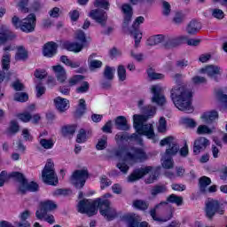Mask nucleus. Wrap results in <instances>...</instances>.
<instances>
[{
    "label": "nucleus",
    "mask_w": 227,
    "mask_h": 227,
    "mask_svg": "<svg viewBox=\"0 0 227 227\" xmlns=\"http://www.w3.org/2000/svg\"><path fill=\"white\" fill-rule=\"evenodd\" d=\"M151 91L153 94L152 98L153 104H157V106H164L166 104V97L162 95V87L160 85H153Z\"/></svg>",
    "instance_id": "nucleus-17"
},
{
    "label": "nucleus",
    "mask_w": 227,
    "mask_h": 227,
    "mask_svg": "<svg viewBox=\"0 0 227 227\" xmlns=\"http://www.w3.org/2000/svg\"><path fill=\"white\" fill-rule=\"evenodd\" d=\"M95 8H103L104 10H109V1L107 0H96L94 2Z\"/></svg>",
    "instance_id": "nucleus-55"
},
{
    "label": "nucleus",
    "mask_w": 227,
    "mask_h": 227,
    "mask_svg": "<svg viewBox=\"0 0 227 227\" xmlns=\"http://www.w3.org/2000/svg\"><path fill=\"white\" fill-rule=\"evenodd\" d=\"M90 17L93 19L98 24H100L103 27H105L106 24H107V12L101 9H95L90 11Z\"/></svg>",
    "instance_id": "nucleus-18"
},
{
    "label": "nucleus",
    "mask_w": 227,
    "mask_h": 227,
    "mask_svg": "<svg viewBox=\"0 0 227 227\" xmlns=\"http://www.w3.org/2000/svg\"><path fill=\"white\" fill-rule=\"evenodd\" d=\"M147 75L152 81L162 80L165 77L163 74L155 73L153 71H148Z\"/></svg>",
    "instance_id": "nucleus-57"
},
{
    "label": "nucleus",
    "mask_w": 227,
    "mask_h": 227,
    "mask_svg": "<svg viewBox=\"0 0 227 227\" xmlns=\"http://www.w3.org/2000/svg\"><path fill=\"white\" fill-rule=\"evenodd\" d=\"M212 13V17L215 19H218V20H223V18L224 17V12L221 9H211L210 10Z\"/></svg>",
    "instance_id": "nucleus-58"
},
{
    "label": "nucleus",
    "mask_w": 227,
    "mask_h": 227,
    "mask_svg": "<svg viewBox=\"0 0 227 227\" xmlns=\"http://www.w3.org/2000/svg\"><path fill=\"white\" fill-rule=\"evenodd\" d=\"M166 203H175L177 207H181V205H184V198L171 194L167 198Z\"/></svg>",
    "instance_id": "nucleus-43"
},
{
    "label": "nucleus",
    "mask_w": 227,
    "mask_h": 227,
    "mask_svg": "<svg viewBox=\"0 0 227 227\" xmlns=\"http://www.w3.org/2000/svg\"><path fill=\"white\" fill-rule=\"evenodd\" d=\"M166 129H167L166 118L160 117L159 121L158 131L166 132Z\"/></svg>",
    "instance_id": "nucleus-64"
},
{
    "label": "nucleus",
    "mask_w": 227,
    "mask_h": 227,
    "mask_svg": "<svg viewBox=\"0 0 227 227\" xmlns=\"http://www.w3.org/2000/svg\"><path fill=\"white\" fill-rule=\"evenodd\" d=\"M86 130L84 129H81L76 137V143H86Z\"/></svg>",
    "instance_id": "nucleus-60"
},
{
    "label": "nucleus",
    "mask_w": 227,
    "mask_h": 227,
    "mask_svg": "<svg viewBox=\"0 0 227 227\" xmlns=\"http://www.w3.org/2000/svg\"><path fill=\"white\" fill-rule=\"evenodd\" d=\"M201 71L203 74H207V75L213 79V81H215L216 82H219V76L217 75H221V67L218 66H207L205 68H202Z\"/></svg>",
    "instance_id": "nucleus-21"
},
{
    "label": "nucleus",
    "mask_w": 227,
    "mask_h": 227,
    "mask_svg": "<svg viewBox=\"0 0 227 227\" xmlns=\"http://www.w3.org/2000/svg\"><path fill=\"white\" fill-rule=\"evenodd\" d=\"M201 29V24L195 20L190 21L186 27L188 35H196Z\"/></svg>",
    "instance_id": "nucleus-32"
},
{
    "label": "nucleus",
    "mask_w": 227,
    "mask_h": 227,
    "mask_svg": "<svg viewBox=\"0 0 227 227\" xmlns=\"http://www.w3.org/2000/svg\"><path fill=\"white\" fill-rule=\"evenodd\" d=\"M58 52V43L55 42H48L43 45V54L45 58H52Z\"/></svg>",
    "instance_id": "nucleus-22"
},
{
    "label": "nucleus",
    "mask_w": 227,
    "mask_h": 227,
    "mask_svg": "<svg viewBox=\"0 0 227 227\" xmlns=\"http://www.w3.org/2000/svg\"><path fill=\"white\" fill-rule=\"evenodd\" d=\"M172 79L176 86L170 90V98L173 101L174 106L179 109V111H184L185 113H192V103L191 102V97L192 94L185 87L182 86V80L184 74L176 73L172 75Z\"/></svg>",
    "instance_id": "nucleus-2"
},
{
    "label": "nucleus",
    "mask_w": 227,
    "mask_h": 227,
    "mask_svg": "<svg viewBox=\"0 0 227 227\" xmlns=\"http://www.w3.org/2000/svg\"><path fill=\"white\" fill-rule=\"evenodd\" d=\"M84 113H86V100H84V98H81L79 100L78 108L75 111V117L81 118Z\"/></svg>",
    "instance_id": "nucleus-41"
},
{
    "label": "nucleus",
    "mask_w": 227,
    "mask_h": 227,
    "mask_svg": "<svg viewBox=\"0 0 227 227\" xmlns=\"http://www.w3.org/2000/svg\"><path fill=\"white\" fill-rule=\"evenodd\" d=\"M168 192V187H166V185L158 184L152 189L151 194L152 196H157V194H163V192Z\"/></svg>",
    "instance_id": "nucleus-45"
},
{
    "label": "nucleus",
    "mask_w": 227,
    "mask_h": 227,
    "mask_svg": "<svg viewBox=\"0 0 227 227\" xmlns=\"http://www.w3.org/2000/svg\"><path fill=\"white\" fill-rule=\"evenodd\" d=\"M130 219H133L137 222V227H148V223L146 222H141V216L136 215V214H131L129 215Z\"/></svg>",
    "instance_id": "nucleus-53"
},
{
    "label": "nucleus",
    "mask_w": 227,
    "mask_h": 227,
    "mask_svg": "<svg viewBox=\"0 0 227 227\" xmlns=\"http://www.w3.org/2000/svg\"><path fill=\"white\" fill-rule=\"evenodd\" d=\"M77 129L76 125H67L62 128V134L64 136H74L75 134V130Z\"/></svg>",
    "instance_id": "nucleus-46"
},
{
    "label": "nucleus",
    "mask_w": 227,
    "mask_h": 227,
    "mask_svg": "<svg viewBox=\"0 0 227 227\" xmlns=\"http://www.w3.org/2000/svg\"><path fill=\"white\" fill-rule=\"evenodd\" d=\"M117 75L119 77V81L123 82V81L127 80V69L122 65L119 66L117 68Z\"/></svg>",
    "instance_id": "nucleus-47"
},
{
    "label": "nucleus",
    "mask_w": 227,
    "mask_h": 227,
    "mask_svg": "<svg viewBox=\"0 0 227 227\" xmlns=\"http://www.w3.org/2000/svg\"><path fill=\"white\" fill-rule=\"evenodd\" d=\"M52 70L56 75L57 81L63 84V82H65V81L67 79V70H65V67H63L61 65L53 66Z\"/></svg>",
    "instance_id": "nucleus-25"
},
{
    "label": "nucleus",
    "mask_w": 227,
    "mask_h": 227,
    "mask_svg": "<svg viewBox=\"0 0 227 227\" xmlns=\"http://www.w3.org/2000/svg\"><path fill=\"white\" fill-rule=\"evenodd\" d=\"M116 72V68L111 67L109 66H106L105 70L103 72V77L106 81H113L114 79V73Z\"/></svg>",
    "instance_id": "nucleus-38"
},
{
    "label": "nucleus",
    "mask_w": 227,
    "mask_h": 227,
    "mask_svg": "<svg viewBox=\"0 0 227 227\" xmlns=\"http://www.w3.org/2000/svg\"><path fill=\"white\" fill-rule=\"evenodd\" d=\"M125 153V155H124ZM124 155V160H129V162H144L148 159V154L143 148L131 147L130 152L121 148L115 151V157L121 158Z\"/></svg>",
    "instance_id": "nucleus-5"
},
{
    "label": "nucleus",
    "mask_w": 227,
    "mask_h": 227,
    "mask_svg": "<svg viewBox=\"0 0 227 227\" xmlns=\"http://www.w3.org/2000/svg\"><path fill=\"white\" fill-rule=\"evenodd\" d=\"M99 214L106 219V221H114L118 217V212L113 207L109 200L98 198L94 200L83 199L78 202L77 210L80 214H86L88 217H93Z\"/></svg>",
    "instance_id": "nucleus-1"
},
{
    "label": "nucleus",
    "mask_w": 227,
    "mask_h": 227,
    "mask_svg": "<svg viewBox=\"0 0 227 227\" xmlns=\"http://www.w3.org/2000/svg\"><path fill=\"white\" fill-rule=\"evenodd\" d=\"M153 118V115H133V127L137 134V136H146L148 139L155 138V131L153 130V124H145L146 121Z\"/></svg>",
    "instance_id": "nucleus-3"
},
{
    "label": "nucleus",
    "mask_w": 227,
    "mask_h": 227,
    "mask_svg": "<svg viewBox=\"0 0 227 227\" xmlns=\"http://www.w3.org/2000/svg\"><path fill=\"white\" fill-rule=\"evenodd\" d=\"M162 205H168V202L161 201L157 204L153 209L150 210V215L153 217V221H158V223H168V221H171L173 219V215L175 214V207L168 206L167 207V214L163 218L157 217V208H160Z\"/></svg>",
    "instance_id": "nucleus-9"
},
{
    "label": "nucleus",
    "mask_w": 227,
    "mask_h": 227,
    "mask_svg": "<svg viewBox=\"0 0 227 227\" xmlns=\"http://www.w3.org/2000/svg\"><path fill=\"white\" fill-rule=\"evenodd\" d=\"M93 58H95V54L90 55L88 59L90 70H97V68H102V61L93 59Z\"/></svg>",
    "instance_id": "nucleus-37"
},
{
    "label": "nucleus",
    "mask_w": 227,
    "mask_h": 227,
    "mask_svg": "<svg viewBox=\"0 0 227 227\" xmlns=\"http://www.w3.org/2000/svg\"><path fill=\"white\" fill-rule=\"evenodd\" d=\"M204 212L208 221H212L215 214L224 215L226 203L219 202L217 200L208 199L205 203Z\"/></svg>",
    "instance_id": "nucleus-6"
},
{
    "label": "nucleus",
    "mask_w": 227,
    "mask_h": 227,
    "mask_svg": "<svg viewBox=\"0 0 227 227\" xmlns=\"http://www.w3.org/2000/svg\"><path fill=\"white\" fill-rule=\"evenodd\" d=\"M42 179L47 185H58V175L54 170V163L51 160H47L42 171Z\"/></svg>",
    "instance_id": "nucleus-8"
},
{
    "label": "nucleus",
    "mask_w": 227,
    "mask_h": 227,
    "mask_svg": "<svg viewBox=\"0 0 227 227\" xmlns=\"http://www.w3.org/2000/svg\"><path fill=\"white\" fill-rule=\"evenodd\" d=\"M97 150H106L107 148V137L104 136L102 138H100L98 141V144L96 145Z\"/></svg>",
    "instance_id": "nucleus-56"
},
{
    "label": "nucleus",
    "mask_w": 227,
    "mask_h": 227,
    "mask_svg": "<svg viewBox=\"0 0 227 227\" xmlns=\"http://www.w3.org/2000/svg\"><path fill=\"white\" fill-rule=\"evenodd\" d=\"M56 208H58V204H56L54 200L42 201L39 204V208L35 212V217L36 219H39V221H43L47 213L52 212V210H56Z\"/></svg>",
    "instance_id": "nucleus-10"
},
{
    "label": "nucleus",
    "mask_w": 227,
    "mask_h": 227,
    "mask_svg": "<svg viewBox=\"0 0 227 227\" xmlns=\"http://www.w3.org/2000/svg\"><path fill=\"white\" fill-rule=\"evenodd\" d=\"M76 93H88L90 91V82H82L81 85L76 88Z\"/></svg>",
    "instance_id": "nucleus-51"
},
{
    "label": "nucleus",
    "mask_w": 227,
    "mask_h": 227,
    "mask_svg": "<svg viewBox=\"0 0 227 227\" xmlns=\"http://www.w3.org/2000/svg\"><path fill=\"white\" fill-rule=\"evenodd\" d=\"M115 126L118 130H129L130 126L127 121V118L123 115L118 116L115 118Z\"/></svg>",
    "instance_id": "nucleus-30"
},
{
    "label": "nucleus",
    "mask_w": 227,
    "mask_h": 227,
    "mask_svg": "<svg viewBox=\"0 0 227 227\" xmlns=\"http://www.w3.org/2000/svg\"><path fill=\"white\" fill-rule=\"evenodd\" d=\"M201 120L206 125H212L214 121L219 120V114L217 111H211L201 115Z\"/></svg>",
    "instance_id": "nucleus-26"
},
{
    "label": "nucleus",
    "mask_w": 227,
    "mask_h": 227,
    "mask_svg": "<svg viewBox=\"0 0 227 227\" xmlns=\"http://www.w3.org/2000/svg\"><path fill=\"white\" fill-rule=\"evenodd\" d=\"M11 60H12V55L10 54V52H4L2 57L3 70H10Z\"/></svg>",
    "instance_id": "nucleus-42"
},
{
    "label": "nucleus",
    "mask_w": 227,
    "mask_h": 227,
    "mask_svg": "<svg viewBox=\"0 0 227 227\" xmlns=\"http://www.w3.org/2000/svg\"><path fill=\"white\" fill-rule=\"evenodd\" d=\"M14 100L16 102H27L29 100V95L26 92H17L14 95Z\"/></svg>",
    "instance_id": "nucleus-49"
},
{
    "label": "nucleus",
    "mask_w": 227,
    "mask_h": 227,
    "mask_svg": "<svg viewBox=\"0 0 227 227\" xmlns=\"http://www.w3.org/2000/svg\"><path fill=\"white\" fill-rule=\"evenodd\" d=\"M18 118L24 123H28V121H31V118H33V116L31 115V114L26 112V113L18 114Z\"/></svg>",
    "instance_id": "nucleus-62"
},
{
    "label": "nucleus",
    "mask_w": 227,
    "mask_h": 227,
    "mask_svg": "<svg viewBox=\"0 0 227 227\" xmlns=\"http://www.w3.org/2000/svg\"><path fill=\"white\" fill-rule=\"evenodd\" d=\"M20 130V126L19 125V122L15 120H12L9 122V126L5 130L6 136L9 137H12L18 134Z\"/></svg>",
    "instance_id": "nucleus-28"
},
{
    "label": "nucleus",
    "mask_w": 227,
    "mask_h": 227,
    "mask_svg": "<svg viewBox=\"0 0 227 227\" xmlns=\"http://www.w3.org/2000/svg\"><path fill=\"white\" fill-rule=\"evenodd\" d=\"M161 160H163L161 165L165 169H173L175 166V161H173V157L163 154Z\"/></svg>",
    "instance_id": "nucleus-36"
},
{
    "label": "nucleus",
    "mask_w": 227,
    "mask_h": 227,
    "mask_svg": "<svg viewBox=\"0 0 227 227\" xmlns=\"http://www.w3.org/2000/svg\"><path fill=\"white\" fill-rule=\"evenodd\" d=\"M12 178H16L18 180L20 186L18 188L19 192L21 194H26L27 191L30 192H37L39 186L38 184L35 182H27V179L26 176H24V174L20 172H12L11 174Z\"/></svg>",
    "instance_id": "nucleus-7"
},
{
    "label": "nucleus",
    "mask_w": 227,
    "mask_h": 227,
    "mask_svg": "<svg viewBox=\"0 0 227 227\" xmlns=\"http://www.w3.org/2000/svg\"><path fill=\"white\" fill-rule=\"evenodd\" d=\"M84 81V75L77 74L74 75L68 80L69 86H76V84H81Z\"/></svg>",
    "instance_id": "nucleus-48"
},
{
    "label": "nucleus",
    "mask_w": 227,
    "mask_h": 227,
    "mask_svg": "<svg viewBox=\"0 0 227 227\" xmlns=\"http://www.w3.org/2000/svg\"><path fill=\"white\" fill-rule=\"evenodd\" d=\"M148 173H152V175L147 178L146 184H153L157 178H159V175H160V168H155L153 170V167L147 166L145 168H136L133 172L128 176V182H137V180H141L143 176H146Z\"/></svg>",
    "instance_id": "nucleus-4"
},
{
    "label": "nucleus",
    "mask_w": 227,
    "mask_h": 227,
    "mask_svg": "<svg viewBox=\"0 0 227 227\" xmlns=\"http://www.w3.org/2000/svg\"><path fill=\"white\" fill-rule=\"evenodd\" d=\"M65 49L69 51L70 52H81L82 51L83 45L80 44L79 43H64Z\"/></svg>",
    "instance_id": "nucleus-34"
},
{
    "label": "nucleus",
    "mask_w": 227,
    "mask_h": 227,
    "mask_svg": "<svg viewBox=\"0 0 227 227\" xmlns=\"http://www.w3.org/2000/svg\"><path fill=\"white\" fill-rule=\"evenodd\" d=\"M145 22V17L139 16L137 17L135 21L133 22V25L131 28L129 29L130 35H133L135 39V47H139V43H141V38H143V35L139 32V26Z\"/></svg>",
    "instance_id": "nucleus-13"
},
{
    "label": "nucleus",
    "mask_w": 227,
    "mask_h": 227,
    "mask_svg": "<svg viewBox=\"0 0 227 227\" xmlns=\"http://www.w3.org/2000/svg\"><path fill=\"white\" fill-rule=\"evenodd\" d=\"M39 145L44 150H52V148H54V140H52V138H40Z\"/></svg>",
    "instance_id": "nucleus-40"
},
{
    "label": "nucleus",
    "mask_w": 227,
    "mask_h": 227,
    "mask_svg": "<svg viewBox=\"0 0 227 227\" xmlns=\"http://www.w3.org/2000/svg\"><path fill=\"white\" fill-rule=\"evenodd\" d=\"M214 129L215 128L210 129L207 125H200L197 129V134H199L200 136L203 134H212Z\"/></svg>",
    "instance_id": "nucleus-50"
},
{
    "label": "nucleus",
    "mask_w": 227,
    "mask_h": 227,
    "mask_svg": "<svg viewBox=\"0 0 227 227\" xmlns=\"http://www.w3.org/2000/svg\"><path fill=\"white\" fill-rule=\"evenodd\" d=\"M210 184H212V180L208 176H204L199 179V189L202 194H207Z\"/></svg>",
    "instance_id": "nucleus-31"
},
{
    "label": "nucleus",
    "mask_w": 227,
    "mask_h": 227,
    "mask_svg": "<svg viewBox=\"0 0 227 227\" xmlns=\"http://www.w3.org/2000/svg\"><path fill=\"white\" fill-rule=\"evenodd\" d=\"M184 40H187V35H181V36L165 35V43L163 47L165 49H175V47H178V45H181V43H184Z\"/></svg>",
    "instance_id": "nucleus-15"
},
{
    "label": "nucleus",
    "mask_w": 227,
    "mask_h": 227,
    "mask_svg": "<svg viewBox=\"0 0 227 227\" xmlns=\"http://www.w3.org/2000/svg\"><path fill=\"white\" fill-rule=\"evenodd\" d=\"M165 40H166V35H153L148 38L146 42V45H148L149 47H153L154 45H159V43H162L164 47Z\"/></svg>",
    "instance_id": "nucleus-29"
},
{
    "label": "nucleus",
    "mask_w": 227,
    "mask_h": 227,
    "mask_svg": "<svg viewBox=\"0 0 227 227\" xmlns=\"http://www.w3.org/2000/svg\"><path fill=\"white\" fill-rule=\"evenodd\" d=\"M210 145V141L206 137H200L197 140H195L193 145V153L194 155H200L201 152H205L207 150V146Z\"/></svg>",
    "instance_id": "nucleus-19"
},
{
    "label": "nucleus",
    "mask_w": 227,
    "mask_h": 227,
    "mask_svg": "<svg viewBox=\"0 0 227 227\" xmlns=\"http://www.w3.org/2000/svg\"><path fill=\"white\" fill-rule=\"evenodd\" d=\"M113 182L110 181L109 178H107L106 176H100V184H101V189H106V187H109Z\"/></svg>",
    "instance_id": "nucleus-63"
},
{
    "label": "nucleus",
    "mask_w": 227,
    "mask_h": 227,
    "mask_svg": "<svg viewBox=\"0 0 227 227\" xmlns=\"http://www.w3.org/2000/svg\"><path fill=\"white\" fill-rule=\"evenodd\" d=\"M36 27V15L30 13L21 20V30L23 33H33Z\"/></svg>",
    "instance_id": "nucleus-14"
},
{
    "label": "nucleus",
    "mask_w": 227,
    "mask_h": 227,
    "mask_svg": "<svg viewBox=\"0 0 227 227\" xmlns=\"http://www.w3.org/2000/svg\"><path fill=\"white\" fill-rule=\"evenodd\" d=\"M74 39L80 45H83V48L87 47L88 40L86 39V34H84L82 30H78L75 32Z\"/></svg>",
    "instance_id": "nucleus-35"
},
{
    "label": "nucleus",
    "mask_w": 227,
    "mask_h": 227,
    "mask_svg": "<svg viewBox=\"0 0 227 227\" xmlns=\"http://www.w3.org/2000/svg\"><path fill=\"white\" fill-rule=\"evenodd\" d=\"M183 125L190 127V129H194L197 125L196 121L191 118L184 117L182 119Z\"/></svg>",
    "instance_id": "nucleus-59"
},
{
    "label": "nucleus",
    "mask_w": 227,
    "mask_h": 227,
    "mask_svg": "<svg viewBox=\"0 0 227 227\" xmlns=\"http://www.w3.org/2000/svg\"><path fill=\"white\" fill-rule=\"evenodd\" d=\"M28 58L27 51H26V48L24 46H18L17 47V52L15 55L16 61H27Z\"/></svg>",
    "instance_id": "nucleus-33"
},
{
    "label": "nucleus",
    "mask_w": 227,
    "mask_h": 227,
    "mask_svg": "<svg viewBox=\"0 0 227 227\" xmlns=\"http://www.w3.org/2000/svg\"><path fill=\"white\" fill-rule=\"evenodd\" d=\"M216 98L223 104V106L227 108V95L224 94L223 90H218L216 91Z\"/></svg>",
    "instance_id": "nucleus-54"
},
{
    "label": "nucleus",
    "mask_w": 227,
    "mask_h": 227,
    "mask_svg": "<svg viewBox=\"0 0 227 227\" xmlns=\"http://www.w3.org/2000/svg\"><path fill=\"white\" fill-rule=\"evenodd\" d=\"M16 36L17 35H15L13 32L10 31V27L6 25H2L0 27V45H4L8 40H13Z\"/></svg>",
    "instance_id": "nucleus-20"
},
{
    "label": "nucleus",
    "mask_w": 227,
    "mask_h": 227,
    "mask_svg": "<svg viewBox=\"0 0 227 227\" xmlns=\"http://www.w3.org/2000/svg\"><path fill=\"white\" fill-rule=\"evenodd\" d=\"M54 104H55L56 109H58L59 113H65V111L68 109V104H70V101L67 98L57 97L54 99Z\"/></svg>",
    "instance_id": "nucleus-27"
},
{
    "label": "nucleus",
    "mask_w": 227,
    "mask_h": 227,
    "mask_svg": "<svg viewBox=\"0 0 227 227\" xmlns=\"http://www.w3.org/2000/svg\"><path fill=\"white\" fill-rule=\"evenodd\" d=\"M160 146H166V145H168V148L166 149L163 155H167L168 157H175L180 151V145L178 143L175 141V137H167L160 140Z\"/></svg>",
    "instance_id": "nucleus-12"
},
{
    "label": "nucleus",
    "mask_w": 227,
    "mask_h": 227,
    "mask_svg": "<svg viewBox=\"0 0 227 227\" xmlns=\"http://www.w3.org/2000/svg\"><path fill=\"white\" fill-rule=\"evenodd\" d=\"M60 61L61 63H64V65H66L67 67H70L71 68H79V67H81V62H74L66 55H62L60 57Z\"/></svg>",
    "instance_id": "nucleus-39"
},
{
    "label": "nucleus",
    "mask_w": 227,
    "mask_h": 227,
    "mask_svg": "<svg viewBox=\"0 0 227 227\" xmlns=\"http://www.w3.org/2000/svg\"><path fill=\"white\" fill-rule=\"evenodd\" d=\"M133 207L138 210H147L150 204L143 200H137L133 201Z\"/></svg>",
    "instance_id": "nucleus-44"
},
{
    "label": "nucleus",
    "mask_w": 227,
    "mask_h": 227,
    "mask_svg": "<svg viewBox=\"0 0 227 227\" xmlns=\"http://www.w3.org/2000/svg\"><path fill=\"white\" fill-rule=\"evenodd\" d=\"M36 98H40L42 95H45L46 88L42 82H39L35 86Z\"/></svg>",
    "instance_id": "nucleus-52"
},
{
    "label": "nucleus",
    "mask_w": 227,
    "mask_h": 227,
    "mask_svg": "<svg viewBox=\"0 0 227 227\" xmlns=\"http://www.w3.org/2000/svg\"><path fill=\"white\" fill-rule=\"evenodd\" d=\"M121 13H123V29H127L129 27V24L132 20V16L134 15V9L130 4H123L121 7Z\"/></svg>",
    "instance_id": "nucleus-16"
},
{
    "label": "nucleus",
    "mask_w": 227,
    "mask_h": 227,
    "mask_svg": "<svg viewBox=\"0 0 227 227\" xmlns=\"http://www.w3.org/2000/svg\"><path fill=\"white\" fill-rule=\"evenodd\" d=\"M129 139H135L137 141L138 145H143V138L137 133H133L129 135V133H118L115 135V140L117 141H129Z\"/></svg>",
    "instance_id": "nucleus-23"
},
{
    "label": "nucleus",
    "mask_w": 227,
    "mask_h": 227,
    "mask_svg": "<svg viewBox=\"0 0 227 227\" xmlns=\"http://www.w3.org/2000/svg\"><path fill=\"white\" fill-rule=\"evenodd\" d=\"M162 4V13L165 15V17H168L169 13H171V4H169L167 1L162 0L161 1Z\"/></svg>",
    "instance_id": "nucleus-61"
},
{
    "label": "nucleus",
    "mask_w": 227,
    "mask_h": 227,
    "mask_svg": "<svg viewBox=\"0 0 227 227\" xmlns=\"http://www.w3.org/2000/svg\"><path fill=\"white\" fill-rule=\"evenodd\" d=\"M88 176H90L88 169L75 170L71 176L70 181L76 189H82L86 180H88Z\"/></svg>",
    "instance_id": "nucleus-11"
},
{
    "label": "nucleus",
    "mask_w": 227,
    "mask_h": 227,
    "mask_svg": "<svg viewBox=\"0 0 227 227\" xmlns=\"http://www.w3.org/2000/svg\"><path fill=\"white\" fill-rule=\"evenodd\" d=\"M137 106L144 114H138L139 116H155V113H157V108L152 106H145V99L138 100Z\"/></svg>",
    "instance_id": "nucleus-24"
}]
</instances>
